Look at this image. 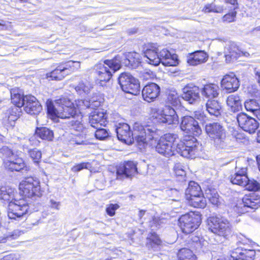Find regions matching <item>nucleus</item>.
<instances>
[{
    "mask_svg": "<svg viewBox=\"0 0 260 260\" xmlns=\"http://www.w3.org/2000/svg\"><path fill=\"white\" fill-rule=\"evenodd\" d=\"M58 108H56L53 101L48 99L45 105L48 117L53 120L58 118L70 119L81 115L82 111L87 109L89 105L83 99H77L72 101L68 96L61 95L54 100Z\"/></svg>",
    "mask_w": 260,
    "mask_h": 260,
    "instance_id": "1",
    "label": "nucleus"
},
{
    "mask_svg": "<svg viewBox=\"0 0 260 260\" xmlns=\"http://www.w3.org/2000/svg\"><path fill=\"white\" fill-rule=\"evenodd\" d=\"M171 52L167 49H162L160 52V61L162 60L164 62L166 59H167L168 58L170 57V56H171Z\"/></svg>",
    "mask_w": 260,
    "mask_h": 260,
    "instance_id": "56",
    "label": "nucleus"
},
{
    "mask_svg": "<svg viewBox=\"0 0 260 260\" xmlns=\"http://www.w3.org/2000/svg\"><path fill=\"white\" fill-rule=\"evenodd\" d=\"M174 172L175 177L179 179L185 180L186 172L180 163H176L174 167Z\"/></svg>",
    "mask_w": 260,
    "mask_h": 260,
    "instance_id": "46",
    "label": "nucleus"
},
{
    "mask_svg": "<svg viewBox=\"0 0 260 260\" xmlns=\"http://www.w3.org/2000/svg\"><path fill=\"white\" fill-rule=\"evenodd\" d=\"M224 3L231 5H235L238 4V0H223Z\"/></svg>",
    "mask_w": 260,
    "mask_h": 260,
    "instance_id": "63",
    "label": "nucleus"
},
{
    "mask_svg": "<svg viewBox=\"0 0 260 260\" xmlns=\"http://www.w3.org/2000/svg\"><path fill=\"white\" fill-rule=\"evenodd\" d=\"M177 55L175 54H172L171 56L168 58L163 63L166 66H176L178 64Z\"/></svg>",
    "mask_w": 260,
    "mask_h": 260,
    "instance_id": "52",
    "label": "nucleus"
},
{
    "mask_svg": "<svg viewBox=\"0 0 260 260\" xmlns=\"http://www.w3.org/2000/svg\"><path fill=\"white\" fill-rule=\"evenodd\" d=\"M253 114L260 120V106L255 111L252 112Z\"/></svg>",
    "mask_w": 260,
    "mask_h": 260,
    "instance_id": "62",
    "label": "nucleus"
},
{
    "mask_svg": "<svg viewBox=\"0 0 260 260\" xmlns=\"http://www.w3.org/2000/svg\"><path fill=\"white\" fill-rule=\"evenodd\" d=\"M226 104L230 110L233 112H237L242 110V104L240 96L231 94L226 99Z\"/></svg>",
    "mask_w": 260,
    "mask_h": 260,
    "instance_id": "33",
    "label": "nucleus"
},
{
    "mask_svg": "<svg viewBox=\"0 0 260 260\" xmlns=\"http://www.w3.org/2000/svg\"><path fill=\"white\" fill-rule=\"evenodd\" d=\"M203 193L200 185L193 181L189 182L188 186L185 191V199L186 201L199 196Z\"/></svg>",
    "mask_w": 260,
    "mask_h": 260,
    "instance_id": "30",
    "label": "nucleus"
},
{
    "mask_svg": "<svg viewBox=\"0 0 260 260\" xmlns=\"http://www.w3.org/2000/svg\"><path fill=\"white\" fill-rule=\"evenodd\" d=\"M155 149L157 153L167 157L173 156L177 153L176 149L170 148L168 145L159 139L155 146Z\"/></svg>",
    "mask_w": 260,
    "mask_h": 260,
    "instance_id": "31",
    "label": "nucleus"
},
{
    "mask_svg": "<svg viewBox=\"0 0 260 260\" xmlns=\"http://www.w3.org/2000/svg\"><path fill=\"white\" fill-rule=\"evenodd\" d=\"M167 100L173 106H179L181 105L180 97L176 93H169L168 95Z\"/></svg>",
    "mask_w": 260,
    "mask_h": 260,
    "instance_id": "51",
    "label": "nucleus"
},
{
    "mask_svg": "<svg viewBox=\"0 0 260 260\" xmlns=\"http://www.w3.org/2000/svg\"><path fill=\"white\" fill-rule=\"evenodd\" d=\"M205 131L214 144L217 146L220 145L225 139V131L223 126L218 122L207 124L205 127Z\"/></svg>",
    "mask_w": 260,
    "mask_h": 260,
    "instance_id": "12",
    "label": "nucleus"
},
{
    "mask_svg": "<svg viewBox=\"0 0 260 260\" xmlns=\"http://www.w3.org/2000/svg\"><path fill=\"white\" fill-rule=\"evenodd\" d=\"M35 135L42 140L46 141H52L54 137L53 131L46 127H37Z\"/></svg>",
    "mask_w": 260,
    "mask_h": 260,
    "instance_id": "36",
    "label": "nucleus"
},
{
    "mask_svg": "<svg viewBox=\"0 0 260 260\" xmlns=\"http://www.w3.org/2000/svg\"><path fill=\"white\" fill-rule=\"evenodd\" d=\"M180 126L182 131L193 136L199 137L202 134L199 122L190 116H184L182 118Z\"/></svg>",
    "mask_w": 260,
    "mask_h": 260,
    "instance_id": "14",
    "label": "nucleus"
},
{
    "mask_svg": "<svg viewBox=\"0 0 260 260\" xmlns=\"http://www.w3.org/2000/svg\"><path fill=\"white\" fill-rule=\"evenodd\" d=\"M84 85L83 83H80L79 85L75 86L74 87V89L75 90L78 92H80L81 91H84Z\"/></svg>",
    "mask_w": 260,
    "mask_h": 260,
    "instance_id": "60",
    "label": "nucleus"
},
{
    "mask_svg": "<svg viewBox=\"0 0 260 260\" xmlns=\"http://www.w3.org/2000/svg\"><path fill=\"white\" fill-rule=\"evenodd\" d=\"M245 189L249 191H257L260 190V185L255 180H250L248 178V181L246 182L244 186Z\"/></svg>",
    "mask_w": 260,
    "mask_h": 260,
    "instance_id": "47",
    "label": "nucleus"
},
{
    "mask_svg": "<svg viewBox=\"0 0 260 260\" xmlns=\"http://www.w3.org/2000/svg\"><path fill=\"white\" fill-rule=\"evenodd\" d=\"M118 82L125 92L138 95L140 92L139 81L127 72L121 73L118 78Z\"/></svg>",
    "mask_w": 260,
    "mask_h": 260,
    "instance_id": "9",
    "label": "nucleus"
},
{
    "mask_svg": "<svg viewBox=\"0 0 260 260\" xmlns=\"http://www.w3.org/2000/svg\"><path fill=\"white\" fill-rule=\"evenodd\" d=\"M194 116L196 119L200 120H205L206 118V116L204 114V112L201 111H195L194 112Z\"/></svg>",
    "mask_w": 260,
    "mask_h": 260,
    "instance_id": "58",
    "label": "nucleus"
},
{
    "mask_svg": "<svg viewBox=\"0 0 260 260\" xmlns=\"http://www.w3.org/2000/svg\"><path fill=\"white\" fill-rule=\"evenodd\" d=\"M15 193L13 190L11 189H2L0 190V199L3 202H7L8 203L13 200L14 198Z\"/></svg>",
    "mask_w": 260,
    "mask_h": 260,
    "instance_id": "43",
    "label": "nucleus"
},
{
    "mask_svg": "<svg viewBox=\"0 0 260 260\" xmlns=\"http://www.w3.org/2000/svg\"><path fill=\"white\" fill-rule=\"evenodd\" d=\"M8 28L7 24L6 21L0 20V30H5Z\"/></svg>",
    "mask_w": 260,
    "mask_h": 260,
    "instance_id": "61",
    "label": "nucleus"
},
{
    "mask_svg": "<svg viewBox=\"0 0 260 260\" xmlns=\"http://www.w3.org/2000/svg\"><path fill=\"white\" fill-rule=\"evenodd\" d=\"M159 139L168 145L170 148L176 149V152L178 153V142L179 136L177 134L174 133H168L162 135Z\"/></svg>",
    "mask_w": 260,
    "mask_h": 260,
    "instance_id": "32",
    "label": "nucleus"
},
{
    "mask_svg": "<svg viewBox=\"0 0 260 260\" xmlns=\"http://www.w3.org/2000/svg\"><path fill=\"white\" fill-rule=\"evenodd\" d=\"M94 128L96 129L94 133V136L97 139L103 140L109 137V133L107 129L101 128V126Z\"/></svg>",
    "mask_w": 260,
    "mask_h": 260,
    "instance_id": "49",
    "label": "nucleus"
},
{
    "mask_svg": "<svg viewBox=\"0 0 260 260\" xmlns=\"http://www.w3.org/2000/svg\"><path fill=\"white\" fill-rule=\"evenodd\" d=\"M29 211V204L24 198L16 199L8 203L7 215L11 219H20L28 214Z\"/></svg>",
    "mask_w": 260,
    "mask_h": 260,
    "instance_id": "7",
    "label": "nucleus"
},
{
    "mask_svg": "<svg viewBox=\"0 0 260 260\" xmlns=\"http://www.w3.org/2000/svg\"><path fill=\"white\" fill-rule=\"evenodd\" d=\"M120 56L116 55L111 59H106L103 63H98L94 66L96 80L101 84L105 85L112 78L113 74L121 68Z\"/></svg>",
    "mask_w": 260,
    "mask_h": 260,
    "instance_id": "2",
    "label": "nucleus"
},
{
    "mask_svg": "<svg viewBox=\"0 0 260 260\" xmlns=\"http://www.w3.org/2000/svg\"><path fill=\"white\" fill-rule=\"evenodd\" d=\"M117 174L126 178H132L138 174L137 164L132 160L125 161L118 166Z\"/></svg>",
    "mask_w": 260,
    "mask_h": 260,
    "instance_id": "22",
    "label": "nucleus"
},
{
    "mask_svg": "<svg viewBox=\"0 0 260 260\" xmlns=\"http://www.w3.org/2000/svg\"><path fill=\"white\" fill-rule=\"evenodd\" d=\"M19 235L15 232H11L0 236V243L11 245L12 241L17 239Z\"/></svg>",
    "mask_w": 260,
    "mask_h": 260,
    "instance_id": "45",
    "label": "nucleus"
},
{
    "mask_svg": "<svg viewBox=\"0 0 260 260\" xmlns=\"http://www.w3.org/2000/svg\"><path fill=\"white\" fill-rule=\"evenodd\" d=\"M223 11L222 7L216 6L213 3L205 5L202 10V12L204 13H221L223 12Z\"/></svg>",
    "mask_w": 260,
    "mask_h": 260,
    "instance_id": "44",
    "label": "nucleus"
},
{
    "mask_svg": "<svg viewBox=\"0 0 260 260\" xmlns=\"http://www.w3.org/2000/svg\"><path fill=\"white\" fill-rule=\"evenodd\" d=\"M116 133L118 139L121 141L127 144L133 143V134L130 126L127 123H119L116 128Z\"/></svg>",
    "mask_w": 260,
    "mask_h": 260,
    "instance_id": "23",
    "label": "nucleus"
},
{
    "mask_svg": "<svg viewBox=\"0 0 260 260\" xmlns=\"http://www.w3.org/2000/svg\"><path fill=\"white\" fill-rule=\"evenodd\" d=\"M210 203L213 205L218 207L221 204L219 196L217 192L210 190L209 196L208 197Z\"/></svg>",
    "mask_w": 260,
    "mask_h": 260,
    "instance_id": "50",
    "label": "nucleus"
},
{
    "mask_svg": "<svg viewBox=\"0 0 260 260\" xmlns=\"http://www.w3.org/2000/svg\"><path fill=\"white\" fill-rule=\"evenodd\" d=\"M233 9L228 13L224 15L222 17V20L225 23L233 22L236 21V16L237 14V10L239 9L238 4L235 5H232Z\"/></svg>",
    "mask_w": 260,
    "mask_h": 260,
    "instance_id": "40",
    "label": "nucleus"
},
{
    "mask_svg": "<svg viewBox=\"0 0 260 260\" xmlns=\"http://www.w3.org/2000/svg\"><path fill=\"white\" fill-rule=\"evenodd\" d=\"M15 155L13 150L8 146H4L0 149V157L3 160V164L13 158Z\"/></svg>",
    "mask_w": 260,
    "mask_h": 260,
    "instance_id": "39",
    "label": "nucleus"
},
{
    "mask_svg": "<svg viewBox=\"0 0 260 260\" xmlns=\"http://www.w3.org/2000/svg\"><path fill=\"white\" fill-rule=\"evenodd\" d=\"M201 93L203 98L208 100L217 98L219 94V88L217 84L207 83L203 85L201 89Z\"/></svg>",
    "mask_w": 260,
    "mask_h": 260,
    "instance_id": "25",
    "label": "nucleus"
},
{
    "mask_svg": "<svg viewBox=\"0 0 260 260\" xmlns=\"http://www.w3.org/2000/svg\"><path fill=\"white\" fill-rule=\"evenodd\" d=\"M221 86L228 93L234 92L240 86V81L233 72L225 75L221 80Z\"/></svg>",
    "mask_w": 260,
    "mask_h": 260,
    "instance_id": "19",
    "label": "nucleus"
},
{
    "mask_svg": "<svg viewBox=\"0 0 260 260\" xmlns=\"http://www.w3.org/2000/svg\"><path fill=\"white\" fill-rule=\"evenodd\" d=\"M244 207L253 210L260 208V195L254 192L245 194L242 198Z\"/></svg>",
    "mask_w": 260,
    "mask_h": 260,
    "instance_id": "27",
    "label": "nucleus"
},
{
    "mask_svg": "<svg viewBox=\"0 0 260 260\" xmlns=\"http://www.w3.org/2000/svg\"><path fill=\"white\" fill-rule=\"evenodd\" d=\"M206 107L207 111L210 115L216 117L221 115V105L217 101L213 99L208 100Z\"/></svg>",
    "mask_w": 260,
    "mask_h": 260,
    "instance_id": "35",
    "label": "nucleus"
},
{
    "mask_svg": "<svg viewBox=\"0 0 260 260\" xmlns=\"http://www.w3.org/2000/svg\"><path fill=\"white\" fill-rule=\"evenodd\" d=\"M202 215L198 211L190 210L181 215L177 224L181 232L185 235L192 233L197 230L202 222Z\"/></svg>",
    "mask_w": 260,
    "mask_h": 260,
    "instance_id": "4",
    "label": "nucleus"
},
{
    "mask_svg": "<svg viewBox=\"0 0 260 260\" xmlns=\"http://www.w3.org/2000/svg\"><path fill=\"white\" fill-rule=\"evenodd\" d=\"M207 224L211 232L225 240L229 239L234 234L232 226L229 221L217 216H209L207 219Z\"/></svg>",
    "mask_w": 260,
    "mask_h": 260,
    "instance_id": "5",
    "label": "nucleus"
},
{
    "mask_svg": "<svg viewBox=\"0 0 260 260\" xmlns=\"http://www.w3.org/2000/svg\"><path fill=\"white\" fill-rule=\"evenodd\" d=\"M71 125L77 131L80 130L83 127L82 123L79 121H72Z\"/></svg>",
    "mask_w": 260,
    "mask_h": 260,
    "instance_id": "59",
    "label": "nucleus"
},
{
    "mask_svg": "<svg viewBox=\"0 0 260 260\" xmlns=\"http://www.w3.org/2000/svg\"><path fill=\"white\" fill-rule=\"evenodd\" d=\"M255 76L257 79V82L260 86V71L255 73Z\"/></svg>",
    "mask_w": 260,
    "mask_h": 260,
    "instance_id": "64",
    "label": "nucleus"
},
{
    "mask_svg": "<svg viewBox=\"0 0 260 260\" xmlns=\"http://www.w3.org/2000/svg\"><path fill=\"white\" fill-rule=\"evenodd\" d=\"M240 56L241 53L237 48H230L225 54V61L227 63H230L237 60Z\"/></svg>",
    "mask_w": 260,
    "mask_h": 260,
    "instance_id": "42",
    "label": "nucleus"
},
{
    "mask_svg": "<svg viewBox=\"0 0 260 260\" xmlns=\"http://www.w3.org/2000/svg\"><path fill=\"white\" fill-rule=\"evenodd\" d=\"M231 256L233 260H254L256 251L253 249L246 248L244 245L233 249Z\"/></svg>",
    "mask_w": 260,
    "mask_h": 260,
    "instance_id": "18",
    "label": "nucleus"
},
{
    "mask_svg": "<svg viewBox=\"0 0 260 260\" xmlns=\"http://www.w3.org/2000/svg\"><path fill=\"white\" fill-rule=\"evenodd\" d=\"M236 119L240 128L249 134H254L258 128V121L244 112L238 114Z\"/></svg>",
    "mask_w": 260,
    "mask_h": 260,
    "instance_id": "13",
    "label": "nucleus"
},
{
    "mask_svg": "<svg viewBox=\"0 0 260 260\" xmlns=\"http://www.w3.org/2000/svg\"><path fill=\"white\" fill-rule=\"evenodd\" d=\"M143 53L148 59V62L156 66L160 62V57L158 55V49L156 44L147 43L143 45Z\"/></svg>",
    "mask_w": 260,
    "mask_h": 260,
    "instance_id": "15",
    "label": "nucleus"
},
{
    "mask_svg": "<svg viewBox=\"0 0 260 260\" xmlns=\"http://www.w3.org/2000/svg\"><path fill=\"white\" fill-rule=\"evenodd\" d=\"M81 66L80 61L68 60L53 63L51 70L45 74V78L49 80L60 81L66 76L77 71Z\"/></svg>",
    "mask_w": 260,
    "mask_h": 260,
    "instance_id": "3",
    "label": "nucleus"
},
{
    "mask_svg": "<svg viewBox=\"0 0 260 260\" xmlns=\"http://www.w3.org/2000/svg\"><path fill=\"white\" fill-rule=\"evenodd\" d=\"M20 194L24 198H40L44 190L41 187L39 179L29 176L22 180L19 184Z\"/></svg>",
    "mask_w": 260,
    "mask_h": 260,
    "instance_id": "6",
    "label": "nucleus"
},
{
    "mask_svg": "<svg viewBox=\"0 0 260 260\" xmlns=\"http://www.w3.org/2000/svg\"><path fill=\"white\" fill-rule=\"evenodd\" d=\"M209 58L208 53L204 50H197L189 53L187 56V62L192 66H197L207 61Z\"/></svg>",
    "mask_w": 260,
    "mask_h": 260,
    "instance_id": "24",
    "label": "nucleus"
},
{
    "mask_svg": "<svg viewBox=\"0 0 260 260\" xmlns=\"http://www.w3.org/2000/svg\"><path fill=\"white\" fill-rule=\"evenodd\" d=\"M136 54L133 53H129L127 56L126 59L128 61V64L131 66H134L137 64L139 62V59L136 57Z\"/></svg>",
    "mask_w": 260,
    "mask_h": 260,
    "instance_id": "55",
    "label": "nucleus"
},
{
    "mask_svg": "<svg viewBox=\"0 0 260 260\" xmlns=\"http://www.w3.org/2000/svg\"><path fill=\"white\" fill-rule=\"evenodd\" d=\"M27 153L34 163L36 166H39L42 160V151L37 148H32L29 149Z\"/></svg>",
    "mask_w": 260,
    "mask_h": 260,
    "instance_id": "41",
    "label": "nucleus"
},
{
    "mask_svg": "<svg viewBox=\"0 0 260 260\" xmlns=\"http://www.w3.org/2000/svg\"><path fill=\"white\" fill-rule=\"evenodd\" d=\"M1 260H19V256L15 253H10L4 256Z\"/></svg>",
    "mask_w": 260,
    "mask_h": 260,
    "instance_id": "57",
    "label": "nucleus"
},
{
    "mask_svg": "<svg viewBox=\"0 0 260 260\" xmlns=\"http://www.w3.org/2000/svg\"><path fill=\"white\" fill-rule=\"evenodd\" d=\"M191 135L185 136L178 142V153L189 158L195 157L197 152V140Z\"/></svg>",
    "mask_w": 260,
    "mask_h": 260,
    "instance_id": "10",
    "label": "nucleus"
},
{
    "mask_svg": "<svg viewBox=\"0 0 260 260\" xmlns=\"http://www.w3.org/2000/svg\"><path fill=\"white\" fill-rule=\"evenodd\" d=\"M244 106L247 111L252 113L258 108L260 105L255 100L250 99L245 102Z\"/></svg>",
    "mask_w": 260,
    "mask_h": 260,
    "instance_id": "48",
    "label": "nucleus"
},
{
    "mask_svg": "<svg viewBox=\"0 0 260 260\" xmlns=\"http://www.w3.org/2000/svg\"><path fill=\"white\" fill-rule=\"evenodd\" d=\"M89 122L93 127L105 126L108 123L107 114L103 111H93L90 115Z\"/></svg>",
    "mask_w": 260,
    "mask_h": 260,
    "instance_id": "28",
    "label": "nucleus"
},
{
    "mask_svg": "<svg viewBox=\"0 0 260 260\" xmlns=\"http://www.w3.org/2000/svg\"><path fill=\"white\" fill-rule=\"evenodd\" d=\"M229 179L232 184L242 186L248 181V176L246 170L241 169L234 174H232L230 176Z\"/></svg>",
    "mask_w": 260,
    "mask_h": 260,
    "instance_id": "29",
    "label": "nucleus"
},
{
    "mask_svg": "<svg viewBox=\"0 0 260 260\" xmlns=\"http://www.w3.org/2000/svg\"><path fill=\"white\" fill-rule=\"evenodd\" d=\"M162 241L159 235L155 232L151 231L146 237V246L149 248H154L160 246Z\"/></svg>",
    "mask_w": 260,
    "mask_h": 260,
    "instance_id": "38",
    "label": "nucleus"
},
{
    "mask_svg": "<svg viewBox=\"0 0 260 260\" xmlns=\"http://www.w3.org/2000/svg\"><path fill=\"white\" fill-rule=\"evenodd\" d=\"M201 89L192 84H187L183 88V98L190 104H193L200 100Z\"/></svg>",
    "mask_w": 260,
    "mask_h": 260,
    "instance_id": "21",
    "label": "nucleus"
},
{
    "mask_svg": "<svg viewBox=\"0 0 260 260\" xmlns=\"http://www.w3.org/2000/svg\"><path fill=\"white\" fill-rule=\"evenodd\" d=\"M26 97V94H24L23 91L19 88L15 87L10 90L11 102L16 107L21 108L24 106Z\"/></svg>",
    "mask_w": 260,
    "mask_h": 260,
    "instance_id": "26",
    "label": "nucleus"
},
{
    "mask_svg": "<svg viewBox=\"0 0 260 260\" xmlns=\"http://www.w3.org/2000/svg\"><path fill=\"white\" fill-rule=\"evenodd\" d=\"M120 207L118 204H109L106 208L107 214L110 216H113L115 215L116 211Z\"/></svg>",
    "mask_w": 260,
    "mask_h": 260,
    "instance_id": "53",
    "label": "nucleus"
},
{
    "mask_svg": "<svg viewBox=\"0 0 260 260\" xmlns=\"http://www.w3.org/2000/svg\"><path fill=\"white\" fill-rule=\"evenodd\" d=\"M134 132L136 142L138 145L145 147L154 139L156 132L150 129L148 126L135 123L134 126Z\"/></svg>",
    "mask_w": 260,
    "mask_h": 260,
    "instance_id": "11",
    "label": "nucleus"
},
{
    "mask_svg": "<svg viewBox=\"0 0 260 260\" xmlns=\"http://www.w3.org/2000/svg\"><path fill=\"white\" fill-rule=\"evenodd\" d=\"M150 115L160 123L172 125L178 122V116L176 112L169 106H165L161 110L158 108H151Z\"/></svg>",
    "mask_w": 260,
    "mask_h": 260,
    "instance_id": "8",
    "label": "nucleus"
},
{
    "mask_svg": "<svg viewBox=\"0 0 260 260\" xmlns=\"http://www.w3.org/2000/svg\"><path fill=\"white\" fill-rule=\"evenodd\" d=\"M188 205L194 208L204 209L207 206V200L204 193L186 201Z\"/></svg>",
    "mask_w": 260,
    "mask_h": 260,
    "instance_id": "34",
    "label": "nucleus"
},
{
    "mask_svg": "<svg viewBox=\"0 0 260 260\" xmlns=\"http://www.w3.org/2000/svg\"><path fill=\"white\" fill-rule=\"evenodd\" d=\"M5 169L10 172H28L30 170L29 166L24 159L16 154L13 158L3 164Z\"/></svg>",
    "mask_w": 260,
    "mask_h": 260,
    "instance_id": "16",
    "label": "nucleus"
},
{
    "mask_svg": "<svg viewBox=\"0 0 260 260\" xmlns=\"http://www.w3.org/2000/svg\"><path fill=\"white\" fill-rule=\"evenodd\" d=\"M176 260H198L197 256L191 249L183 247L176 253Z\"/></svg>",
    "mask_w": 260,
    "mask_h": 260,
    "instance_id": "37",
    "label": "nucleus"
},
{
    "mask_svg": "<svg viewBox=\"0 0 260 260\" xmlns=\"http://www.w3.org/2000/svg\"><path fill=\"white\" fill-rule=\"evenodd\" d=\"M26 98L23 106V110L31 115H38L43 110V107L39 100L31 94H26Z\"/></svg>",
    "mask_w": 260,
    "mask_h": 260,
    "instance_id": "17",
    "label": "nucleus"
},
{
    "mask_svg": "<svg viewBox=\"0 0 260 260\" xmlns=\"http://www.w3.org/2000/svg\"><path fill=\"white\" fill-rule=\"evenodd\" d=\"M89 164L88 162H82L79 164H75L71 168V170L74 172H77L80 171L84 169H87V165Z\"/></svg>",
    "mask_w": 260,
    "mask_h": 260,
    "instance_id": "54",
    "label": "nucleus"
},
{
    "mask_svg": "<svg viewBox=\"0 0 260 260\" xmlns=\"http://www.w3.org/2000/svg\"><path fill=\"white\" fill-rule=\"evenodd\" d=\"M160 92V87L156 83H148L142 90L143 99L148 103L154 102L159 95Z\"/></svg>",
    "mask_w": 260,
    "mask_h": 260,
    "instance_id": "20",
    "label": "nucleus"
}]
</instances>
